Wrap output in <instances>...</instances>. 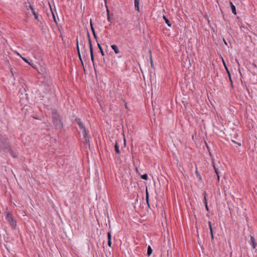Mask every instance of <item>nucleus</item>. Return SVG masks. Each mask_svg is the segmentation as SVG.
<instances>
[{"label":"nucleus","mask_w":257,"mask_h":257,"mask_svg":"<svg viewBox=\"0 0 257 257\" xmlns=\"http://www.w3.org/2000/svg\"><path fill=\"white\" fill-rule=\"evenodd\" d=\"M217 180H218V181H219V178H220V177H219V175H217Z\"/></svg>","instance_id":"473e14b6"},{"label":"nucleus","mask_w":257,"mask_h":257,"mask_svg":"<svg viewBox=\"0 0 257 257\" xmlns=\"http://www.w3.org/2000/svg\"><path fill=\"white\" fill-rule=\"evenodd\" d=\"M0 151H3L5 152H9L11 156L15 157L12 151L8 139L0 134Z\"/></svg>","instance_id":"f257e3e1"},{"label":"nucleus","mask_w":257,"mask_h":257,"mask_svg":"<svg viewBox=\"0 0 257 257\" xmlns=\"http://www.w3.org/2000/svg\"><path fill=\"white\" fill-rule=\"evenodd\" d=\"M153 251V249H152L151 247L150 246H148V249H147V254L148 256H150Z\"/></svg>","instance_id":"f3484780"},{"label":"nucleus","mask_w":257,"mask_h":257,"mask_svg":"<svg viewBox=\"0 0 257 257\" xmlns=\"http://www.w3.org/2000/svg\"><path fill=\"white\" fill-rule=\"evenodd\" d=\"M88 42H89L90 51H91V49H92V45L91 41L90 39H89Z\"/></svg>","instance_id":"412c9836"},{"label":"nucleus","mask_w":257,"mask_h":257,"mask_svg":"<svg viewBox=\"0 0 257 257\" xmlns=\"http://www.w3.org/2000/svg\"><path fill=\"white\" fill-rule=\"evenodd\" d=\"M249 237H250V240H249V242L250 244L251 245V246L253 248H255L256 247V244L255 243L254 238L251 235H249Z\"/></svg>","instance_id":"0eeeda50"},{"label":"nucleus","mask_w":257,"mask_h":257,"mask_svg":"<svg viewBox=\"0 0 257 257\" xmlns=\"http://www.w3.org/2000/svg\"><path fill=\"white\" fill-rule=\"evenodd\" d=\"M229 4H230V6L231 9L232 13L234 14V15H236L235 7L230 2L229 3Z\"/></svg>","instance_id":"f8f14e48"},{"label":"nucleus","mask_w":257,"mask_h":257,"mask_svg":"<svg viewBox=\"0 0 257 257\" xmlns=\"http://www.w3.org/2000/svg\"><path fill=\"white\" fill-rule=\"evenodd\" d=\"M81 63L82 65H83V61H82V62H81Z\"/></svg>","instance_id":"f704fd0d"},{"label":"nucleus","mask_w":257,"mask_h":257,"mask_svg":"<svg viewBox=\"0 0 257 257\" xmlns=\"http://www.w3.org/2000/svg\"><path fill=\"white\" fill-rule=\"evenodd\" d=\"M114 149L116 153L119 154H120V151L119 150V146L118 145V143L117 142H115V145H114Z\"/></svg>","instance_id":"ddd939ff"},{"label":"nucleus","mask_w":257,"mask_h":257,"mask_svg":"<svg viewBox=\"0 0 257 257\" xmlns=\"http://www.w3.org/2000/svg\"><path fill=\"white\" fill-rule=\"evenodd\" d=\"M52 15H53V18L54 19V20L56 22V19H55V15L54 14V13L52 12Z\"/></svg>","instance_id":"7c9ffc66"},{"label":"nucleus","mask_w":257,"mask_h":257,"mask_svg":"<svg viewBox=\"0 0 257 257\" xmlns=\"http://www.w3.org/2000/svg\"><path fill=\"white\" fill-rule=\"evenodd\" d=\"M107 238H108V240H111V235L110 232H108L107 233Z\"/></svg>","instance_id":"5701e85b"},{"label":"nucleus","mask_w":257,"mask_h":257,"mask_svg":"<svg viewBox=\"0 0 257 257\" xmlns=\"http://www.w3.org/2000/svg\"><path fill=\"white\" fill-rule=\"evenodd\" d=\"M18 55L26 63H28L31 66L34 68H36V65L33 62L31 59H27L22 56L21 54L18 53Z\"/></svg>","instance_id":"39448f33"},{"label":"nucleus","mask_w":257,"mask_h":257,"mask_svg":"<svg viewBox=\"0 0 257 257\" xmlns=\"http://www.w3.org/2000/svg\"><path fill=\"white\" fill-rule=\"evenodd\" d=\"M107 20L108 21H110V16L109 15V10L108 9H107Z\"/></svg>","instance_id":"393cba45"},{"label":"nucleus","mask_w":257,"mask_h":257,"mask_svg":"<svg viewBox=\"0 0 257 257\" xmlns=\"http://www.w3.org/2000/svg\"><path fill=\"white\" fill-rule=\"evenodd\" d=\"M134 5L135 9L139 12V0H134Z\"/></svg>","instance_id":"9d476101"},{"label":"nucleus","mask_w":257,"mask_h":257,"mask_svg":"<svg viewBox=\"0 0 257 257\" xmlns=\"http://www.w3.org/2000/svg\"><path fill=\"white\" fill-rule=\"evenodd\" d=\"M6 219L9 225L12 227V228H13V229L16 228L17 225L16 221L14 219L11 214L9 213H7Z\"/></svg>","instance_id":"20e7f679"},{"label":"nucleus","mask_w":257,"mask_h":257,"mask_svg":"<svg viewBox=\"0 0 257 257\" xmlns=\"http://www.w3.org/2000/svg\"><path fill=\"white\" fill-rule=\"evenodd\" d=\"M208 225H209L210 234H211V239H212V240H213L214 236H213V229H212V227L211 225V223L210 221L208 222Z\"/></svg>","instance_id":"6e6552de"},{"label":"nucleus","mask_w":257,"mask_h":257,"mask_svg":"<svg viewBox=\"0 0 257 257\" xmlns=\"http://www.w3.org/2000/svg\"><path fill=\"white\" fill-rule=\"evenodd\" d=\"M111 240H108V245L109 247H111Z\"/></svg>","instance_id":"c85d7f7f"},{"label":"nucleus","mask_w":257,"mask_h":257,"mask_svg":"<svg viewBox=\"0 0 257 257\" xmlns=\"http://www.w3.org/2000/svg\"><path fill=\"white\" fill-rule=\"evenodd\" d=\"M204 198H205V208H206V210L208 211L209 210V208H208V205H207V202L205 196L204 197Z\"/></svg>","instance_id":"b1692460"},{"label":"nucleus","mask_w":257,"mask_h":257,"mask_svg":"<svg viewBox=\"0 0 257 257\" xmlns=\"http://www.w3.org/2000/svg\"><path fill=\"white\" fill-rule=\"evenodd\" d=\"M93 37H94V39L97 42V35L96 34V33L94 32V33H93Z\"/></svg>","instance_id":"a878e982"},{"label":"nucleus","mask_w":257,"mask_h":257,"mask_svg":"<svg viewBox=\"0 0 257 257\" xmlns=\"http://www.w3.org/2000/svg\"><path fill=\"white\" fill-rule=\"evenodd\" d=\"M223 65L225 67V65H226L225 62L223 60Z\"/></svg>","instance_id":"72a5a7b5"},{"label":"nucleus","mask_w":257,"mask_h":257,"mask_svg":"<svg viewBox=\"0 0 257 257\" xmlns=\"http://www.w3.org/2000/svg\"><path fill=\"white\" fill-rule=\"evenodd\" d=\"M111 47L116 54H117L119 53V50L116 45H112L111 46Z\"/></svg>","instance_id":"1a4fd4ad"},{"label":"nucleus","mask_w":257,"mask_h":257,"mask_svg":"<svg viewBox=\"0 0 257 257\" xmlns=\"http://www.w3.org/2000/svg\"><path fill=\"white\" fill-rule=\"evenodd\" d=\"M90 52L91 60L93 63V65L94 67L95 63H94V59L93 49H91V51H90Z\"/></svg>","instance_id":"4468645a"},{"label":"nucleus","mask_w":257,"mask_h":257,"mask_svg":"<svg viewBox=\"0 0 257 257\" xmlns=\"http://www.w3.org/2000/svg\"><path fill=\"white\" fill-rule=\"evenodd\" d=\"M151 66L153 67V60L152 59V57H151Z\"/></svg>","instance_id":"c756f323"},{"label":"nucleus","mask_w":257,"mask_h":257,"mask_svg":"<svg viewBox=\"0 0 257 257\" xmlns=\"http://www.w3.org/2000/svg\"><path fill=\"white\" fill-rule=\"evenodd\" d=\"M163 19L165 20L166 23L169 27H171L172 24L170 22L169 20L165 16H163Z\"/></svg>","instance_id":"2eb2a0df"},{"label":"nucleus","mask_w":257,"mask_h":257,"mask_svg":"<svg viewBox=\"0 0 257 257\" xmlns=\"http://www.w3.org/2000/svg\"><path fill=\"white\" fill-rule=\"evenodd\" d=\"M75 121L79 125L80 129L82 130V132L84 134V138L86 143L89 142V139L88 136V132L86 130L84 125L81 121V119L79 118H76Z\"/></svg>","instance_id":"7ed1b4c3"},{"label":"nucleus","mask_w":257,"mask_h":257,"mask_svg":"<svg viewBox=\"0 0 257 257\" xmlns=\"http://www.w3.org/2000/svg\"><path fill=\"white\" fill-rule=\"evenodd\" d=\"M97 46L98 48L99 49V51L102 56H104V53L102 50V47L101 46L100 44L97 42Z\"/></svg>","instance_id":"dca6fc26"},{"label":"nucleus","mask_w":257,"mask_h":257,"mask_svg":"<svg viewBox=\"0 0 257 257\" xmlns=\"http://www.w3.org/2000/svg\"><path fill=\"white\" fill-rule=\"evenodd\" d=\"M52 120L54 125L58 128H61L63 126L59 114L56 111L52 112Z\"/></svg>","instance_id":"f03ea898"},{"label":"nucleus","mask_w":257,"mask_h":257,"mask_svg":"<svg viewBox=\"0 0 257 257\" xmlns=\"http://www.w3.org/2000/svg\"><path fill=\"white\" fill-rule=\"evenodd\" d=\"M149 193L148 192V190H146V201H147V204L148 205V207H150V204H149Z\"/></svg>","instance_id":"a211bd4d"},{"label":"nucleus","mask_w":257,"mask_h":257,"mask_svg":"<svg viewBox=\"0 0 257 257\" xmlns=\"http://www.w3.org/2000/svg\"><path fill=\"white\" fill-rule=\"evenodd\" d=\"M76 41H77V43H76V45H77V52H78V55L79 59V60L81 62H82V59L81 58V55H80L79 47V45H78V39H77Z\"/></svg>","instance_id":"9b49d317"},{"label":"nucleus","mask_w":257,"mask_h":257,"mask_svg":"<svg viewBox=\"0 0 257 257\" xmlns=\"http://www.w3.org/2000/svg\"><path fill=\"white\" fill-rule=\"evenodd\" d=\"M214 169L216 175H219V172L217 169L214 166Z\"/></svg>","instance_id":"cd10ccee"},{"label":"nucleus","mask_w":257,"mask_h":257,"mask_svg":"<svg viewBox=\"0 0 257 257\" xmlns=\"http://www.w3.org/2000/svg\"><path fill=\"white\" fill-rule=\"evenodd\" d=\"M87 38H88V40H89V39H90V35H89V33L88 32L87 33Z\"/></svg>","instance_id":"2f4dec72"},{"label":"nucleus","mask_w":257,"mask_h":257,"mask_svg":"<svg viewBox=\"0 0 257 257\" xmlns=\"http://www.w3.org/2000/svg\"><path fill=\"white\" fill-rule=\"evenodd\" d=\"M231 141H232L233 143H235V144H237V145L238 146H241V144H240V143H237V142H235V141L232 140H231Z\"/></svg>","instance_id":"bb28decb"},{"label":"nucleus","mask_w":257,"mask_h":257,"mask_svg":"<svg viewBox=\"0 0 257 257\" xmlns=\"http://www.w3.org/2000/svg\"><path fill=\"white\" fill-rule=\"evenodd\" d=\"M225 70H226V72H227V74L228 75L230 81L232 83V80H231V76H230V72H229V70H228L226 65H225Z\"/></svg>","instance_id":"6ab92c4d"},{"label":"nucleus","mask_w":257,"mask_h":257,"mask_svg":"<svg viewBox=\"0 0 257 257\" xmlns=\"http://www.w3.org/2000/svg\"><path fill=\"white\" fill-rule=\"evenodd\" d=\"M90 27H91V30L92 32V33H94V32H95L94 29L93 28V24H92L91 22H90Z\"/></svg>","instance_id":"4be33fe9"},{"label":"nucleus","mask_w":257,"mask_h":257,"mask_svg":"<svg viewBox=\"0 0 257 257\" xmlns=\"http://www.w3.org/2000/svg\"><path fill=\"white\" fill-rule=\"evenodd\" d=\"M141 178H142V179H144V180H148V175H147V174H144V175H142V176H141Z\"/></svg>","instance_id":"aec40b11"},{"label":"nucleus","mask_w":257,"mask_h":257,"mask_svg":"<svg viewBox=\"0 0 257 257\" xmlns=\"http://www.w3.org/2000/svg\"><path fill=\"white\" fill-rule=\"evenodd\" d=\"M26 7L27 8L29 7L31 9V10L32 11L33 14L34 16L35 19L39 20H38L39 16H38V14L35 11L34 8L30 4H29L28 6H26ZM27 9H28V8H27Z\"/></svg>","instance_id":"423d86ee"}]
</instances>
